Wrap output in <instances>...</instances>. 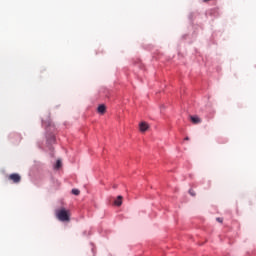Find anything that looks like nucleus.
Instances as JSON below:
<instances>
[{
	"label": "nucleus",
	"instance_id": "nucleus-1",
	"mask_svg": "<svg viewBox=\"0 0 256 256\" xmlns=\"http://www.w3.org/2000/svg\"><path fill=\"white\" fill-rule=\"evenodd\" d=\"M56 218L62 223H69L71 221V211L65 208H60L55 212Z\"/></svg>",
	"mask_w": 256,
	"mask_h": 256
},
{
	"label": "nucleus",
	"instance_id": "nucleus-2",
	"mask_svg": "<svg viewBox=\"0 0 256 256\" xmlns=\"http://www.w3.org/2000/svg\"><path fill=\"white\" fill-rule=\"evenodd\" d=\"M8 179L12 181L13 183H21V175L17 173L10 174L8 176Z\"/></svg>",
	"mask_w": 256,
	"mask_h": 256
},
{
	"label": "nucleus",
	"instance_id": "nucleus-3",
	"mask_svg": "<svg viewBox=\"0 0 256 256\" xmlns=\"http://www.w3.org/2000/svg\"><path fill=\"white\" fill-rule=\"evenodd\" d=\"M139 129H140L141 133H145V131H147V129H149V124H147L146 122H141L139 124Z\"/></svg>",
	"mask_w": 256,
	"mask_h": 256
},
{
	"label": "nucleus",
	"instance_id": "nucleus-4",
	"mask_svg": "<svg viewBox=\"0 0 256 256\" xmlns=\"http://www.w3.org/2000/svg\"><path fill=\"white\" fill-rule=\"evenodd\" d=\"M190 121L194 123V125H199L202 120L199 118V116H190Z\"/></svg>",
	"mask_w": 256,
	"mask_h": 256
},
{
	"label": "nucleus",
	"instance_id": "nucleus-5",
	"mask_svg": "<svg viewBox=\"0 0 256 256\" xmlns=\"http://www.w3.org/2000/svg\"><path fill=\"white\" fill-rule=\"evenodd\" d=\"M97 111L98 113H100V115H105V112L107 111V107H105L104 104H101L98 106Z\"/></svg>",
	"mask_w": 256,
	"mask_h": 256
},
{
	"label": "nucleus",
	"instance_id": "nucleus-6",
	"mask_svg": "<svg viewBox=\"0 0 256 256\" xmlns=\"http://www.w3.org/2000/svg\"><path fill=\"white\" fill-rule=\"evenodd\" d=\"M114 205H116V207H121V205H123V196H118L114 201Z\"/></svg>",
	"mask_w": 256,
	"mask_h": 256
},
{
	"label": "nucleus",
	"instance_id": "nucleus-7",
	"mask_svg": "<svg viewBox=\"0 0 256 256\" xmlns=\"http://www.w3.org/2000/svg\"><path fill=\"white\" fill-rule=\"evenodd\" d=\"M55 169H61V160L56 161Z\"/></svg>",
	"mask_w": 256,
	"mask_h": 256
},
{
	"label": "nucleus",
	"instance_id": "nucleus-8",
	"mask_svg": "<svg viewBox=\"0 0 256 256\" xmlns=\"http://www.w3.org/2000/svg\"><path fill=\"white\" fill-rule=\"evenodd\" d=\"M81 191L79 189H72V194L73 195H80Z\"/></svg>",
	"mask_w": 256,
	"mask_h": 256
},
{
	"label": "nucleus",
	"instance_id": "nucleus-9",
	"mask_svg": "<svg viewBox=\"0 0 256 256\" xmlns=\"http://www.w3.org/2000/svg\"><path fill=\"white\" fill-rule=\"evenodd\" d=\"M189 194H190L192 197H195V190L190 189V190H189Z\"/></svg>",
	"mask_w": 256,
	"mask_h": 256
},
{
	"label": "nucleus",
	"instance_id": "nucleus-10",
	"mask_svg": "<svg viewBox=\"0 0 256 256\" xmlns=\"http://www.w3.org/2000/svg\"><path fill=\"white\" fill-rule=\"evenodd\" d=\"M216 221H218V223H223V218H216Z\"/></svg>",
	"mask_w": 256,
	"mask_h": 256
},
{
	"label": "nucleus",
	"instance_id": "nucleus-11",
	"mask_svg": "<svg viewBox=\"0 0 256 256\" xmlns=\"http://www.w3.org/2000/svg\"><path fill=\"white\" fill-rule=\"evenodd\" d=\"M209 1H213V0H203L204 3H209Z\"/></svg>",
	"mask_w": 256,
	"mask_h": 256
},
{
	"label": "nucleus",
	"instance_id": "nucleus-12",
	"mask_svg": "<svg viewBox=\"0 0 256 256\" xmlns=\"http://www.w3.org/2000/svg\"><path fill=\"white\" fill-rule=\"evenodd\" d=\"M185 141H189V137H186V138H185Z\"/></svg>",
	"mask_w": 256,
	"mask_h": 256
}]
</instances>
